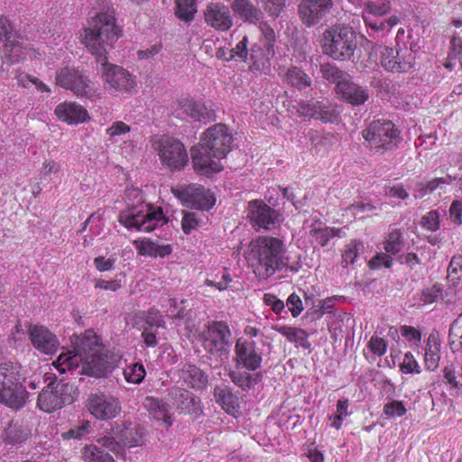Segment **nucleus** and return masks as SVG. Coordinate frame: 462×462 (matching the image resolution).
<instances>
[{
  "mask_svg": "<svg viewBox=\"0 0 462 462\" xmlns=\"http://www.w3.org/2000/svg\"><path fill=\"white\" fill-rule=\"evenodd\" d=\"M121 33L115 12L108 7L89 16L80 36L82 44L100 62L97 72L104 89L111 95L137 91L135 77L124 67L107 61L106 54Z\"/></svg>",
  "mask_w": 462,
  "mask_h": 462,
  "instance_id": "f257e3e1",
  "label": "nucleus"
},
{
  "mask_svg": "<svg viewBox=\"0 0 462 462\" xmlns=\"http://www.w3.org/2000/svg\"><path fill=\"white\" fill-rule=\"evenodd\" d=\"M115 362V357L105 351L96 333L88 330L81 338L79 351L62 347L51 365L60 374L77 371L80 374L102 377L111 372Z\"/></svg>",
  "mask_w": 462,
  "mask_h": 462,
  "instance_id": "f03ea898",
  "label": "nucleus"
},
{
  "mask_svg": "<svg viewBox=\"0 0 462 462\" xmlns=\"http://www.w3.org/2000/svg\"><path fill=\"white\" fill-rule=\"evenodd\" d=\"M232 142V134L225 125L217 124L208 128L199 144L190 150L194 171L204 176L222 171Z\"/></svg>",
  "mask_w": 462,
  "mask_h": 462,
  "instance_id": "7ed1b4c3",
  "label": "nucleus"
},
{
  "mask_svg": "<svg viewBox=\"0 0 462 462\" xmlns=\"http://www.w3.org/2000/svg\"><path fill=\"white\" fill-rule=\"evenodd\" d=\"M284 243L273 236H258L253 239L245 253L248 267L258 280L266 281L288 264Z\"/></svg>",
  "mask_w": 462,
  "mask_h": 462,
  "instance_id": "20e7f679",
  "label": "nucleus"
},
{
  "mask_svg": "<svg viewBox=\"0 0 462 462\" xmlns=\"http://www.w3.org/2000/svg\"><path fill=\"white\" fill-rule=\"evenodd\" d=\"M127 208L119 216V222L128 229L151 232L167 222L162 209L144 204L142 192L137 188L125 191Z\"/></svg>",
  "mask_w": 462,
  "mask_h": 462,
  "instance_id": "39448f33",
  "label": "nucleus"
},
{
  "mask_svg": "<svg viewBox=\"0 0 462 462\" xmlns=\"http://www.w3.org/2000/svg\"><path fill=\"white\" fill-rule=\"evenodd\" d=\"M19 368L10 362L0 363V402L19 410L24 406L28 393L21 382Z\"/></svg>",
  "mask_w": 462,
  "mask_h": 462,
  "instance_id": "423d86ee",
  "label": "nucleus"
},
{
  "mask_svg": "<svg viewBox=\"0 0 462 462\" xmlns=\"http://www.w3.org/2000/svg\"><path fill=\"white\" fill-rule=\"evenodd\" d=\"M57 86L70 90L80 97L90 101L101 99L102 91L98 85L92 81L82 70L74 67H64L56 75Z\"/></svg>",
  "mask_w": 462,
  "mask_h": 462,
  "instance_id": "0eeeda50",
  "label": "nucleus"
},
{
  "mask_svg": "<svg viewBox=\"0 0 462 462\" xmlns=\"http://www.w3.org/2000/svg\"><path fill=\"white\" fill-rule=\"evenodd\" d=\"M356 47V33L352 28L337 26L323 33V52L334 60H349Z\"/></svg>",
  "mask_w": 462,
  "mask_h": 462,
  "instance_id": "6e6552de",
  "label": "nucleus"
},
{
  "mask_svg": "<svg viewBox=\"0 0 462 462\" xmlns=\"http://www.w3.org/2000/svg\"><path fill=\"white\" fill-rule=\"evenodd\" d=\"M0 41L5 42V51L12 62L33 60L41 55L31 42L13 33L12 25L6 17H0Z\"/></svg>",
  "mask_w": 462,
  "mask_h": 462,
  "instance_id": "1a4fd4ad",
  "label": "nucleus"
},
{
  "mask_svg": "<svg viewBox=\"0 0 462 462\" xmlns=\"http://www.w3.org/2000/svg\"><path fill=\"white\" fill-rule=\"evenodd\" d=\"M73 385L51 381L39 393L37 407L42 411L51 413L74 401Z\"/></svg>",
  "mask_w": 462,
  "mask_h": 462,
  "instance_id": "9d476101",
  "label": "nucleus"
},
{
  "mask_svg": "<svg viewBox=\"0 0 462 462\" xmlns=\"http://www.w3.org/2000/svg\"><path fill=\"white\" fill-rule=\"evenodd\" d=\"M152 146L162 164L169 170L180 171L187 165L188 152L180 141L169 136H161L153 142Z\"/></svg>",
  "mask_w": 462,
  "mask_h": 462,
  "instance_id": "9b49d317",
  "label": "nucleus"
},
{
  "mask_svg": "<svg viewBox=\"0 0 462 462\" xmlns=\"http://www.w3.org/2000/svg\"><path fill=\"white\" fill-rule=\"evenodd\" d=\"M230 329L224 322L208 323L199 337L205 350L219 357H226L229 349Z\"/></svg>",
  "mask_w": 462,
  "mask_h": 462,
  "instance_id": "f8f14e48",
  "label": "nucleus"
},
{
  "mask_svg": "<svg viewBox=\"0 0 462 462\" xmlns=\"http://www.w3.org/2000/svg\"><path fill=\"white\" fill-rule=\"evenodd\" d=\"M171 191L181 204L188 208L208 210L216 203L214 194L197 184L172 189Z\"/></svg>",
  "mask_w": 462,
  "mask_h": 462,
  "instance_id": "ddd939ff",
  "label": "nucleus"
},
{
  "mask_svg": "<svg viewBox=\"0 0 462 462\" xmlns=\"http://www.w3.org/2000/svg\"><path fill=\"white\" fill-rule=\"evenodd\" d=\"M87 408L95 418L99 420L113 419L121 411L118 399L105 393L91 394L87 401Z\"/></svg>",
  "mask_w": 462,
  "mask_h": 462,
  "instance_id": "4468645a",
  "label": "nucleus"
},
{
  "mask_svg": "<svg viewBox=\"0 0 462 462\" xmlns=\"http://www.w3.org/2000/svg\"><path fill=\"white\" fill-rule=\"evenodd\" d=\"M235 350L237 368L255 371L261 366L263 361L262 351L254 340L239 338Z\"/></svg>",
  "mask_w": 462,
  "mask_h": 462,
  "instance_id": "2eb2a0df",
  "label": "nucleus"
},
{
  "mask_svg": "<svg viewBox=\"0 0 462 462\" xmlns=\"http://www.w3.org/2000/svg\"><path fill=\"white\" fill-rule=\"evenodd\" d=\"M413 63L414 56L407 50L383 47L381 51V65L388 71L406 72L412 68Z\"/></svg>",
  "mask_w": 462,
  "mask_h": 462,
  "instance_id": "dca6fc26",
  "label": "nucleus"
},
{
  "mask_svg": "<svg viewBox=\"0 0 462 462\" xmlns=\"http://www.w3.org/2000/svg\"><path fill=\"white\" fill-rule=\"evenodd\" d=\"M106 134L112 143L116 144L125 156L131 155L136 147L135 134L131 132L128 125L122 121L114 122L107 129Z\"/></svg>",
  "mask_w": 462,
  "mask_h": 462,
  "instance_id": "f3484780",
  "label": "nucleus"
},
{
  "mask_svg": "<svg viewBox=\"0 0 462 462\" xmlns=\"http://www.w3.org/2000/svg\"><path fill=\"white\" fill-rule=\"evenodd\" d=\"M332 0H301L299 14L302 23L307 26L319 23L332 9Z\"/></svg>",
  "mask_w": 462,
  "mask_h": 462,
  "instance_id": "a211bd4d",
  "label": "nucleus"
},
{
  "mask_svg": "<svg viewBox=\"0 0 462 462\" xmlns=\"http://www.w3.org/2000/svg\"><path fill=\"white\" fill-rule=\"evenodd\" d=\"M29 337L33 347L43 355H53L60 346L57 336L44 326H31Z\"/></svg>",
  "mask_w": 462,
  "mask_h": 462,
  "instance_id": "6ab92c4d",
  "label": "nucleus"
},
{
  "mask_svg": "<svg viewBox=\"0 0 462 462\" xmlns=\"http://www.w3.org/2000/svg\"><path fill=\"white\" fill-rule=\"evenodd\" d=\"M204 20L208 26L218 32H226L233 26V17L228 6L219 2L207 5Z\"/></svg>",
  "mask_w": 462,
  "mask_h": 462,
  "instance_id": "aec40b11",
  "label": "nucleus"
},
{
  "mask_svg": "<svg viewBox=\"0 0 462 462\" xmlns=\"http://www.w3.org/2000/svg\"><path fill=\"white\" fill-rule=\"evenodd\" d=\"M400 130L391 121L377 120V153L385 154L396 150L402 143Z\"/></svg>",
  "mask_w": 462,
  "mask_h": 462,
  "instance_id": "412c9836",
  "label": "nucleus"
},
{
  "mask_svg": "<svg viewBox=\"0 0 462 462\" xmlns=\"http://www.w3.org/2000/svg\"><path fill=\"white\" fill-rule=\"evenodd\" d=\"M293 108L298 116L304 120L314 118L328 123L332 122L337 116V113L334 109L319 101L312 104L306 101H300Z\"/></svg>",
  "mask_w": 462,
  "mask_h": 462,
  "instance_id": "4be33fe9",
  "label": "nucleus"
},
{
  "mask_svg": "<svg viewBox=\"0 0 462 462\" xmlns=\"http://www.w3.org/2000/svg\"><path fill=\"white\" fill-rule=\"evenodd\" d=\"M248 211L251 222L258 228H272L278 221L277 212L262 201H251Z\"/></svg>",
  "mask_w": 462,
  "mask_h": 462,
  "instance_id": "5701e85b",
  "label": "nucleus"
},
{
  "mask_svg": "<svg viewBox=\"0 0 462 462\" xmlns=\"http://www.w3.org/2000/svg\"><path fill=\"white\" fill-rule=\"evenodd\" d=\"M404 239L400 229H393L385 237L383 249L385 253H377V269L380 267L390 268L393 260L392 255H396L402 251Z\"/></svg>",
  "mask_w": 462,
  "mask_h": 462,
  "instance_id": "b1692460",
  "label": "nucleus"
},
{
  "mask_svg": "<svg viewBox=\"0 0 462 462\" xmlns=\"http://www.w3.org/2000/svg\"><path fill=\"white\" fill-rule=\"evenodd\" d=\"M335 91L340 100L351 105H362L368 98L367 91L354 83L350 75L337 84Z\"/></svg>",
  "mask_w": 462,
  "mask_h": 462,
  "instance_id": "393cba45",
  "label": "nucleus"
},
{
  "mask_svg": "<svg viewBox=\"0 0 462 462\" xmlns=\"http://www.w3.org/2000/svg\"><path fill=\"white\" fill-rule=\"evenodd\" d=\"M54 114L59 120L68 125H79L89 119L87 109L76 102L66 101L59 104Z\"/></svg>",
  "mask_w": 462,
  "mask_h": 462,
  "instance_id": "a878e982",
  "label": "nucleus"
},
{
  "mask_svg": "<svg viewBox=\"0 0 462 462\" xmlns=\"http://www.w3.org/2000/svg\"><path fill=\"white\" fill-rule=\"evenodd\" d=\"M143 405L152 419L161 421L166 427L172 425L171 407L166 402L152 396H147L143 400Z\"/></svg>",
  "mask_w": 462,
  "mask_h": 462,
  "instance_id": "bb28decb",
  "label": "nucleus"
},
{
  "mask_svg": "<svg viewBox=\"0 0 462 462\" xmlns=\"http://www.w3.org/2000/svg\"><path fill=\"white\" fill-rule=\"evenodd\" d=\"M115 432L120 441L121 448L142 446L144 442L143 429L137 425L132 423L127 425L125 423L117 424Z\"/></svg>",
  "mask_w": 462,
  "mask_h": 462,
  "instance_id": "cd10ccee",
  "label": "nucleus"
},
{
  "mask_svg": "<svg viewBox=\"0 0 462 462\" xmlns=\"http://www.w3.org/2000/svg\"><path fill=\"white\" fill-rule=\"evenodd\" d=\"M182 115L193 122L207 123L211 119V113L203 102L192 98H182L179 101Z\"/></svg>",
  "mask_w": 462,
  "mask_h": 462,
  "instance_id": "c85d7f7f",
  "label": "nucleus"
},
{
  "mask_svg": "<svg viewBox=\"0 0 462 462\" xmlns=\"http://www.w3.org/2000/svg\"><path fill=\"white\" fill-rule=\"evenodd\" d=\"M214 396L217 402L226 413L236 418L239 416L240 403L237 395L231 393L227 388L217 386L214 389Z\"/></svg>",
  "mask_w": 462,
  "mask_h": 462,
  "instance_id": "c756f323",
  "label": "nucleus"
},
{
  "mask_svg": "<svg viewBox=\"0 0 462 462\" xmlns=\"http://www.w3.org/2000/svg\"><path fill=\"white\" fill-rule=\"evenodd\" d=\"M272 329L282 335L289 342L295 344L296 346H301L304 349H310L311 346L308 339L309 335L302 328L288 325H273Z\"/></svg>",
  "mask_w": 462,
  "mask_h": 462,
  "instance_id": "7c9ffc66",
  "label": "nucleus"
},
{
  "mask_svg": "<svg viewBox=\"0 0 462 462\" xmlns=\"http://www.w3.org/2000/svg\"><path fill=\"white\" fill-rule=\"evenodd\" d=\"M180 379L184 384L196 390H202L208 384V376L202 370L192 365H186L180 372Z\"/></svg>",
  "mask_w": 462,
  "mask_h": 462,
  "instance_id": "2f4dec72",
  "label": "nucleus"
},
{
  "mask_svg": "<svg viewBox=\"0 0 462 462\" xmlns=\"http://www.w3.org/2000/svg\"><path fill=\"white\" fill-rule=\"evenodd\" d=\"M175 403L180 412L198 416L201 412L199 400L186 390H179L175 395Z\"/></svg>",
  "mask_w": 462,
  "mask_h": 462,
  "instance_id": "473e14b6",
  "label": "nucleus"
},
{
  "mask_svg": "<svg viewBox=\"0 0 462 462\" xmlns=\"http://www.w3.org/2000/svg\"><path fill=\"white\" fill-rule=\"evenodd\" d=\"M134 245L138 254L149 257H165L172 252L170 245H160L151 240H135Z\"/></svg>",
  "mask_w": 462,
  "mask_h": 462,
  "instance_id": "72a5a7b5",
  "label": "nucleus"
},
{
  "mask_svg": "<svg viewBox=\"0 0 462 462\" xmlns=\"http://www.w3.org/2000/svg\"><path fill=\"white\" fill-rule=\"evenodd\" d=\"M247 45L248 37L246 35H243L242 38L238 41V42L236 44V46L231 49L233 60L246 61L250 54V59L253 61L254 65L259 67L263 59L262 55L256 52L255 47H253L251 49V51L249 52Z\"/></svg>",
  "mask_w": 462,
  "mask_h": 462,
  "instance_id": "f704fd0d",
  "label": "nucleus"
},
{
  "mask_svg": "<svg viewBox=\"0 0 462 462\" xmlns=\"http://www.w3.org/2000/svg\"><path fill=\"white\" fill-rule=\"evenodd\" d=\"M133 321H138L143 324L146 328H159L164 326V320L160 311L154 309L150 310L147 313L143 311H137L133 315L126 318V323L132 325Z\"/></svg>",
  "mask_w": 462,
  "mask_h": 462,
  "instance_id": "c9c22d12",
  "label": "nucleus"
},
{
  "mask_svg": "<svg viewBox=\"0 0 462 462\" xmlns=\"http://www.w3.org/2000/svg\"><path fill=\"white\" fill-rule=\"evenodd\" d=\"M231 7L245 22L256 23L261 18V12L250 0H234Z\"/></svg>",
  "mask_w": 462,
  "mask_h": 462,
  "instance_id": "e433bc0d",
  "label": "nucleus"
},
{
  "mask_svg": "<svg viewBox=\"0 0 462 462\" xmlns=\"http://www.w3.org/2000/svg\"><path fill=\"white\" fill-rule=\"evenodd\" d=\"M229 376L236 385L245 391L250 390L262 380V375L259 373L250 374L246 371H241L240 368L230 372Z\"/></svg>",
  "mask_w": 462,
  "mask_h": 462,
  "instance_id": "4c0bfd02",
  "label": "nucleus"
},
{
  "mask_svg": "<svg viewBox=\"0 0 462 462\" xmlns=\"http://www.w3.org/2000/svg\"><path fill=\"white\" fill-rule=\"evenodd\" d=\"M339 229L323 226L321 223H318L310 230V236L312 242L325 246L332 237L339 236Z\"/></svg>",
  "mask_w": 462,
  "mask_h": 462,
  "instance_id": "58836bf2",
  "label": "nucleus"
},
{
  "mask_svg": "<svg viewBox=\"0 0 462 462\" xmlns=\"http://www.w3.org/2000/svg\"><path fill=\"white\" fill-rule=\"evenodd\" d=\"M348 407L349 402L347 399L341 398L337 401L335 412L328 417L330 427L336 430L341 429L344 420L350 415Z\"/></svg>",
  "mask_w": 462,
  "mask_h": 462,
  "instance_id": "ea45409f",
  "label": "nucleus"
},
{
  "mask_svg": "<svg viewBox=\"0 0 462 462\" xmlns=\"http://www.w3.org/2000/svg\"><path fill=\"white\" fill-rule=\"evenodd\" d=\"M285 80L289 85L299 89L310 87L311 84L310 78L297 67H292L287 70Z\"/></svg>",
  "mask_w": 462,
  "mask_h": 462,
  "instance_id": "a19ab883",
  "label": "nucleus"
},
{
  "mask_svg": "<svg viewBox=\"0 0 462 462\" xmlns=\"http://www.w3.org/2000/svg\"><path fill=\"white\" fill-rule=\"evenodd\" d=\"M197 13L196 0H177L175 14L182 21L190 22Z\"/></svg>",
  "mask_w": 462,
  "mask_h": 462,
  "instance_id": "79ce46f5",
  "label": "nucleus"
},
{
  "mask_svg": "<svg viewBox=\"0 0 462 462\" xmlns=\"http://www.w3.org/2000/svg\"><path fill=\"white\" fill-rule=\"evenodd\" d=\"M145 375L146 371L144 366L140 363L131 364L124 369L125 379L130 383H141Z\"/></svg>",
  "mask_w": 462,
  "mask_h": 462,
  "instance_id": "37998d69",
  "label": "nucleus"
},
{
  "mask_svg": "<svg viewBox=\"0 0 462 462\" xmlns=\"http://www.w3.org/2000/svg\"><path fill=\"white\" fill-rule=\"evenodd\" d=\"M448 337L453 351L462 348V313L451 324Z\"/></svg>",
  "mask_w": 462,
  "mask_h": 462,
  "instance_id": "c03bdc74",
  "label": "nucleus"
},
{
  "mask_svg": "<svg viewBox=\"0 0 462 462\" xmlns=\"http://www.w3.org/2000/svg\"><path fill=\"white\" fill-rule=\"evenodd\" d=\"M203 224V218L198 213L185 212L181 219V229L186 235H189Z\"/></svg>",
  "mask_w": 462,
  "mask_h": 462,
  "instance_id": "a18cd8bd",
  "label": "nucleus"
},
{
  "mask_svg": "<svg viewBox=\"0 0 462 462\" xmlns=\"http://www.w3.org/2000/svg\"><path fill=\"white\" fill-rule=\"evenodd\" d=\"M363 250L364 245L360 242L351 241L347 244L342 253V262L345 266L353 264Z\"/></svg>",
  "mask_w": 462,
  "mask_h": 462,
  "instance_id": "49530a36",
  "label": "nucleus"
},
{
  "mask_svg": "<svg viewBox=\"0 0 462 462\" xmlns=\"http://www.w3.org/2000/svg\"><path fill=\"white\" fill-rule=\"evenodd\" d=\"M454 178L450 175H447L446 177L435 178L427 182H420L418 186V191L420 193V196L423 197L429 192L434 191L438 188H441L442 185L449 184Z\"/></svg>",
  "mask_w": 462,
  "mask_h": 462,
  "instance_id": "de8ad7c7",
  "label": "nucleus"
},
{
  "mask_svg": "<svg viewBox=\"0 0 462 462\" xmlns=\"http://www.w3.org/2000/svg\"><path fill=\"white\" fill-rule=\"evenodd\" d=\"M448 279L456 286L462 279V256L454 255L448 268Z\"/></svg>",
  "mask_w": 462,
  "mask_h": 462,
  "instance_id": "09e8293b",
  "label": "nucleus"
},
{
  "mask_svg": "<svg viewBox=\"0 0 462 462\" xmlns=\"http://www.w3.org/2000/svg\"><path fill=\"white\" fill-rule=\"evenodd\" d=\"M186 300H179L177 298H170L165 312L171 318L181 319L185 316Z\"/></svg>",
  "mask_w": 462,
  "mask_h": 462,
  "instance_id": "8fccbe9b",
  "label": "nucleus"
},
{
  "mask_svg": "<svg viewBox=\"0 0 462 462\" xmlns=\"http://www.w3.org/2000/svg\"><path fill=\"white\" fill-rule=\"evenodd\" d=\"M321 71L323 73V77L328 81L336 83V85L344 79H347L349 76L347 73L340 70L337 67L331 64H326L322 66Z\"/></svg>",
  "mask_w": 462,
  "mask_h": 462,
  "instance_id": "3c124183",
  "label": "nucleus"
},
{
  "mask_svg": "<svg viewBox=\"0 0 462 462\" xmlns=\"http://www.w3.org/2000/svg\"><path fill=\"white\" fill-rule=\"evenodd\" d=\"M400 370L403 374H420V367L414 358L413 355L410 352L406 353L403 356L402 362L400 364Z\"/></svg>",
  "mask_w": 462,
  "mask_h": 462,
  "instance_id": "603ef678",
  "label": "nucleus"
},
{
  "mask_svg": "<svg viewBox=\"0 0 462 462\" xmlns=\"http://www.w3.org/2000/svg\"><path fill=\"white\" fill-rule=\"evenodd\" d=\"M132 326L143 329L142 337L143 339L144 344L147 346L153 347L157 345V328H146V326H144L143 324H140L138 321H133Z\"/></svg>",
  "mask_w": 462,
  "mask_h": 462,
  "instance_id": "864d4df0",
  "label": "nucleus"
},
{
  "mask_svg": "<svg viewBox=\"0 0 462 462\" xmlns=\"http://www.w3.org/2000/svg\"><path fill=\"white\" fill-rule=\"evenodd\" d=\"M91 424L89 421H85L82 425L70 429L69 430L61 433L63 439H81L85 435L90 432Z\"/></svg>",
  "mask_w": 462,
  "mask_h": 462,
  "instance_id": "5fc2aeb1",
  "label": "nucleus"
},
{
  "mask_svg": "<svg viewBox=\"0 0 462 462\" xmlns=\"http://www.w3.org/2000/svg\"><path fill=\"white\" fill-rule=\"evenodd\" d=\"M439 355L438 346L433 348L430 344L427 345L425 351V365L428 370L434 371L439 366Z\"/></svg>",
  "mask_w": 462,
  "mask_h": 462,
  "instance_id": "6e6d98bb",
  "label": "nucleus"
},
{
  "mask_svg": "<svg viewBox=\"0 0 462 462\" xmlns=\"http://www.w3.org/2000/svg\"><path fill=\"white\" fill-rule=\"evenodd\" d=\"M406 412V408L402 402L392 400L383 407V414L387 418L401 417Z\"/></svg>",
  "mask_w": 462,
  "mask_h": 462,
  "instance_id": "4d7b16f0",
  "label": "nucleus"
},
{
  "mask_svg": "<svg viewBox=\"0 0 462 462\" xmlns=\"http://www.w3.org/2000/svg\"><path fill=\"white\" fill-rule=\"evenodd\" d=\"M269 15L277 17L285 6L286 0H259Z\"/></svg>",
  "mask_w": 462,
  "mask_h": 462,
  "instance_id": "13d9d810",
  "label": "nucleus"
},
{
  "mask_svg": "<svg viewBox=\"0 0 462 462\" xmlns=\"http://www.w3.org/2000/svg\"><path fill=\"white\" fill-rule=\"evenodd\" d=\"M115 430L116 427L112 430V434L110 436L102 437L97 440V442L106 448L109 451L117 454L121 450V444L119 439L116 438Z\"/></svg>",
  "mask_w": 462,
  "mask_h": 462,
  "instance_id": "bf43d9fd",
  "label": "nucleus"
},
{
  "mask_svg": "<svg viewBox=\"0 0 462 462\" xmlns=\"http://www.w3.org/2000/svg\"><path fill=\"white\" fill-rule=\"evenodd\" d=\"M107 456L100 448L94 445H88L84 448L82 457L87 462H100Z\"/></svg>",
  "mask_w": 462,
  "mask_h": 462,
  "instance_id": "052dcab7",
  "label": "nucleus"
},
{
  "mask_svg": "<svg viewBox=\"0 0 462 462\" xmlns=\"http://www.w3.org/2000/svg\"><path fill=\"white\" fill-rule=\"evenodd\" d=\"M60 171V166L59 163L55 162L54 161L46 162L41 171L42 182L51 181V175H55L57 178H59Z\"/></svg>",
  "mask_w": 462,
  "mask_h": 462,
  "instance_id": "680f3d73",
  "label": "nucleus"
},
{
  "mask_svg": "<svg viewBox=\"0 0 462 462\" xmlns=\"http://www.w3.org/2000/svg\"><path fill=\"white\" fill-rule=\"evenodd\" d=\"M263 303L270 307L275 314H281L285 308L284 302L272 293H264L263 297Z\"/></svg>",
  "mask_w": 462,
  "mask_h": 462,
  "instance_id": "e2e57ef3",
  "label": "nucleus"
},
{
  "mask_svg": "<svg viewBox=\"0 0 462 462\" xmlns=\"http://www.w3.org/2000/svg\"><path fill=\"white\" fill-rule=\"evenodd\" d=\"M121 288H123V283L120 279H115L110 281L98 279L95 282V289L115 292L120 290Z\"/></svg>",
  "mask_w": 462,
  "mask_h": 462,
  "instance_id": "0e129e2a",
  "label": "nucleus"
},
{
  "mask_svg": "<svg viewBox=\"0 0 462 462\" xmlns=\"http://www.w3.org/2000/svg\"><path fill=\"white\" fill-rule=\"evenodd\" d=\"M286 305L293 318H297L303 310L302 301L296 293H291L288 297Z\"/></svg>",
  "mask_w": 462,
  "mask_h": 462,
  "instance_id": "69168bd1",
  "label": "nucleus"
},
{
  "mask_svg": "<svg viewBox=\"0 0 462 462\" xmlns=\"http://www.w3.org/2000/svg\"><path fill=\"white\" fill-rule=\"evenodd\" d=\"M421 225L431 231L439 228V217L437 211H430L421 218Z\"/></svg>",
  "mask_w": 462,
  "mask_h": 462,
  "instance_id": "338daca9",
  "label": "nucleus"
},
{
  "mask_svg": "<svg viewBox=\"0 0 462 462\" xmlns=\"http://www.w3.org/2000/svg\"><path fill=\"white\" fill-rule=\"evenodd\" d=\"M451 51L448 54V60L458 59L460 65L462 66V39L458 36H453L451 40Z\"/></svg>",
  "mask_w": 462,
  "mask_h": 462,
  "instance_id": "774afa93",
  "label": "nucleus"
}]
</instances>
